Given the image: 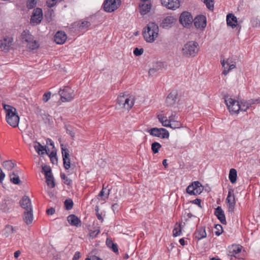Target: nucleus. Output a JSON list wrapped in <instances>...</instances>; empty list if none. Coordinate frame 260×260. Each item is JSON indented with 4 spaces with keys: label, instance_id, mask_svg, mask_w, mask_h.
Listing matches in <instances>:
<instances>
[{
    "label": "nucleus",
    "instance_id": "nucleus-55",
    "mask_svg": "<svg viewBox=\"0 0 260 260\" xmlns=\"http://www.w3.org/2000/svg\"><path fill=\"white\" fill-rule=\"evenodd\" d=\"M67 133L70 135L72 138L75 136V133L73 132V129L70 126H66Z\"/></svg>",
    "mask_w": 260,
    "mask_h": 260
},
{
    "label": "nucleus",
    "instance_id": "nucleus-57",
    "mask_svg": "<svg viewBox=\"0 0 260 260\" xmlns=\"http://www.w3.org/2000/svg\"><path fill=\"white\" fill-rule=\"evenodd\" d=\"M169 119L171 122H176L177 119V116L175 112L172 113V114L169 116Z\"/></svg>",
    "mask_w": 260,
    "mask_h": 260
},
{
    "label": "nucleus",
    "instance_id": "nucleus-62",
    "mask_svg": "<svg viewBox=\"0 0 260 260\" xmlns=\"http://www.w3.org/2000/svg\"><path fill=\"white\" fill-rule=\"evenodd\" d=\"M80 257V253L78 251L75 252L73 257V260H78Z\"/></svg>",
    "mask_w": 260,
    "mask_h": 260
},
{
    "label": "nucleus",
    "instance_id": "nucleus-49",
    "mask_svg": "<svg viewBox=\"0 0 260 260\" xmlns=\"http://www.w3.org/2000/svg\"><path fill=\"white\" fill-rule=\"evenodd\" d=\"M215 229L216 230L215 232V234L216 236H219V235H220L222 234V233L223 232V230H222V227L221 225H220V224L215 225Z\"/></svg>",
    "mask_w": 260,
    "mask_h": 260
},
{
    "label": "nucleus",
    "instance_id": "nucleus-19",
    "mask_svg": "<svg viewBox=\"0 0 260 260\" xmlns=\"http://www.w3.org/2000/svg\"><path fill=\"white\" fill-rule=\"evenodd\" d=\"M258 100H250L248 101H241L239 102L240 111H246L252 105L258 102Z\"/></svg>",
    "mask_w": 260,
    "mask_h": 260
},
{
    "label": "nucleus",
    "instance_id": "nucleus-1",
    "mask_svg": "<svg viewBox=\"0 0 260 260\" xmlns=\"http://www.w3.org/2000/svg\"><path fill=\"white\" fill-rule=\"evenodd\" d=\"M4 109L6 112V119L8 123L13 127L18 126L19 117L16 110L13 107L5 104H3Z\"/></svg>",
    "mask_w": 260,
    "mask_h": 260
},
{
    "label": "nucleus",
    "instance_id": "nucleus-44",
    "mask_svg": "<svg viewBox=\"0 0 260 260\" xmlns=\"http://www.w3.org/2000/svg\"><path fill=\"white\" fill-rule=\"evenodd\" d=\"M37 2V0H28L26 2L27 8L29 9H32L36 6Z\"/></svg>",
    "mask_w": 260,
    "mask_h": 260
},
{
    "label": "nucleus",
    "instance_id": "nucleus-48",
    "mask_svg": "<svg viewBox=\"0 0 260 260\" xmlns=\"http://www.w3.org/2000/svg\"><path fill=\"white\" fill-rule=\"evenodd\" d=\"M49 157L50 160L53 164H55L57 162V158L55 152H54L53 151L51 152L49 155Z\"/></svg>",
    "mask_w": 260,
    "mask_h": 260
},
{
    "label": "nucleus",
    "instance_id": "nucleus-10",
    "mask_svg": "<svg viewBox=\"0 0 260 260\" xmlns=\"http://www.w3.org/2000/svg\"><path fill=\"white\" fill-rule=\"evenodd\" d=\"M119 0H106L104 3V9L107 12H112L116 10L120 5Z\"/></svg>",
    "mask_w": 260,
    "mask_h": 260
},
{
    "label": "nucleus",
    "instance_id": "nucleus-42",
    "mask_svg": "<svg viewBox=\"0 0 260 260\" xmlns=\"http://www.w3.org/2000/svg\"><path fill=\"white\" fill-rule=\"evenodd\" d=\"M60 177L61 179L63 181V182L64 184L70 185L72 183V180L70 179V178H68L65 174L64 173H61L60 174Z\"/></svg>",
    "mask_w": 260,
    "mask_h": 260
},
{
    "label": "nucleus",
    "instance_id": "nucleus-52",
    "mask_svg": "<svg viewBox=\"0 0 260 260\" xmlns=\"http://www.w3.org/2000/svg\"><path fill=\"white\" fill-rule=\"evenodd\" d=\"M91 25L90 22L88 21H84L81 22V23L80 25V28L81 29H84L86 28L87 27H88Z\"/></svg>",
    "mask_w": 260,
    "mask_h": 260
},
{
    "label": "nucleus",
    "instance_id": "nucleus-61",
    "mask_svg": "<svg viewBox=\"0 0 260 260\" xmlns=\"http://www.w3.org/2000/svg\"><path fill=\"white\" fill-rule=\"evenodd\" d=\"M46 212L48 215H53L55 213V209L53 208H50L47 210Z\"/></svg>",
    "mask_w": 260,
    "mask_h": 260
},
{
    "label": "nucleus",
    "instance_id": "nucleus-25",
    "mask_svg": "<svg viewBox=\"0 0 260 260\" xmlns=\"http://www.w3.org/2000/svg\"><path fill=\"white\" fill-rule=\"evenodd\" d=\"M67 219L69 223L72 225L77 227L81 225V220L74 214H71L68 216Z\"/></svg>",
    "mask_w": 260,
    "mask_h": 260
},
{
    "label": "nucleus",
    "instance_id": "nucleus-11",
    "mask_svg": "<svg viewBox=\"0 0 260 260\" xmlns=\"http://www.w3.org/2000/svg\"><path fill=\"white\" fill-rule=\"evenodd\" d=\"M43 18V12L41 9L37 8L33 11L30 18V23L32 25L39 24Z\"/></svg>",
    "mask_w": 260,
    "mask_h": 260
},
{
    "label": "nucleus",
    "instance_id": "nucleus-17",
    "mask_svg": "<svg viewBox=\"0 0 260 260\" xmlns=\"http://www.w3.org/2000/svg\"><path fill=\"white\" fill-rule=\"evenodd\" d=\"M178 99V94L176 91L171 92L167 96L166 104L168 107H172L175 105Z\"/></svg>",
    "mask_w": 260,
    "mask_h": 260
},
{
    "label": "nucleus",
    "instance_id": "nucleus-46",
    "mask_svg": "<svg viewBox=\"0 0 260 260\" xmlns=\"http://www.w3.org/2000/svg\"><path fill=\"white\" fill-rule=\"evenodd\" d=\"M42 172L44 173L45 176L52 174L51 169L49 166H44L42 167Z\"/></svg>",
    "mask_w": 260,
    "mask_h": 260
},
{
    "label": "nucleus",
    "instance_id": "nucleus-3",
    "mask_svg": "<svg viewBox=\"0 0 260 260\" xmlns=\"http://www.w3.org/2000/svg\"><path fill=\"white\" fill-rule=\"evenodd\" d=\"M199 49V44L197 42L189 41L183 46L182 53L186 57H193L198 54Z\"/></svg>",
    "mask_w": 260,
    "mask_h": 260
},
{
    "label": "nucleus",
    "instance_id": "nucleus-41",
    "mask_svg": "<svg viewBox=\"0 0 260 260\" xmlns=\"http://www.w3.org/2000/svg\"><path fill=\"white\" fill-rule=\"evenodd\" d=\"M64 204L66 207V209L68 210H71L72 209L74 203L73 201L71 199H68L65 200L64 202Z\"/></svg>",
    "mask_w": 260,
    "mask_h": 260
},
{
    "label": "nucleus",
    "instance_id": "nucleus-34",
    "mask_svg": "<svg viewBox=\"0 0 260 260\" xmlns=\"http://www.w3.org/2000/svg\"><path fill=\"white\" fill-rule=\"evenodd\" d=\"M34 148L39 155L44 154V151H46V148L38 142L35 145Z\"/></svg>",
    "mask_w": 260,
    "mask_h": 260
},
{
    "label": "nucleus",
    "instance_id": "nucleus-30",
    "mask_svg": "<svg viewBox=\"0 0 260 260\" xmlns=\"http://www.w3.org/2000/svg\"><path fill=\"white\" fill-rule=\"evenodd\" d=\"M151 9V6L149 4H142L139 5L140 13L142 15H144L148 13Z\"/></svg>",
    "mask_w": 260,
    "mask_h": 260
},
{
    "label": "nucleus",
    "instance_id": "nucleus-60",
    "mask_svg": "<svg viewBox=\"0 0 260 260\" xmlns=\"http://www.w3.org/2000/svg\"><path fill=\"white\" fill-rule=\"evenodd\" d=\"M191 202L194 204L198 205L200 207H202L201 206V200L199 199H196L192 201Z\"/></svg>",
    "mask_w": 260,
    "mask_h": 260
},
{
    "label": "nucleus",
    "instance_id": "nucleus-18",
    "mask_svg": "<svg viewBox=\"0 0 260 260\" xmlns=\"http://www.w3.org/2000/svg\"><path fill=\"white\" fill-rule=\"evenodd\" d=\"M19 204L25 211L32 209L30 199L28 196H23L20 200Z\"/></svg>",
    "mask_w": 260,
    "mask_h": 260
},
{
    "label": "nucleus",
    "instance_id": "nucleus-39",
    "mask_svg": "<svg viewBox=\"0 0 260 260\" xmlns=\"http://www.w3.org/2000/svg\"><path fill=\"white\" fill-rule=\"evenodd\" d=\"M62 158H70L69 151L68 148H64L63 144L60 145Z\"/></svg>",
    "mask_w": 260,
    "mask_h": 260
},
{
    "label": "nucleus",
    "instance_id": "nucleus-9",
    "mask_svg": "<svg viewBox=\"0 0 260 260\" xmlns=\"http://www.w3.org/2000/svg\"><path fill=\"white\" fill-rule=\"evenodd\" d=\"M148 133L150 135L160 138L161 139L168 138L169 137V132L164 128L154 127L149 129Z\"/></svg>",
    "mask_w": 260,
    "mask_h": 260
},
{
    "label": "nucleus",
    "instance_id": "nucleus-37",
    "mask_svg": "<svg viewBox=\"0 0 260 260\" xmlns=\"http://www.w3.org/2000/svg\"><path fill=\"white\" fill-rule=\"evenodd\" d=\"M13 232H14L13 227L10 225H6L3 230V234L6 237H8L10 235L13 233Z\"/></svg>",
    "mask_w": 260,
    "mask_h": 260
},
{
    "label": "nucleus",
    "instance_id": "nucleus-15",
    "mask_svg": "<svg viewBox=\"0 0 260 260\" xmlns=\"http://www.w3.org/2000/svg\"><path fill=\"white\" fill-rule=\"evenodd\" d=\"M14 206V201L12 199L7 198L4 199L0 205L1 210L5 212H8Z\"/></svg>",
    "mask_w": 260,
    "mask_h": 260
},
{
    "label": "nucleus",
    "instance_id": "nucleus-56",
    "mask_svg": "<svg viewBox=\"0 0 260 260\" xmlns=\"http://www.w3.org/2000/svg\"><path fill=\"white\" fill-rule=\"evenodd\" d=\"M100 230L96 229L93 231L90 232L89 233V236L92 238H94L98 236V235L100 233Z\"/></svg>",
    "mask_w": 260,
    "mask_h": 260
},
{
    "label": "nucleus",
    "instance_id": "nucleus-29",
    "mask_svg": "<svg viewBox=\"0 0 260 260\" xmlns=\"http://www.w3.org/2000/svg\"><path fill=\"white\" fill-rule=\"evenodd\" d=\"M134 104V101L133 98L131 96H128L127 95H126L122 108L129 110L132 108Z\"/></svg>",
    "mask_w": 260,
    "mask_h": 260
},
{
    "label": "nucleus",
    "instance_id": "nucleus-38",
    "mask_svg": "<svg viewBox=\"0 0 260 260\" xmlns=\"http://www.w3.org/2000/svg\"><path fill=\"white\" fill-rule=\"evenodd\" d=\"M161 147V145L159 143L156 142H155L151 144V149L154 154L158 153L159 149Z\"/></svg>",
    "mask_w": 260,
    "mask_h": 260
},
{
    "label": "nucleus",
    "instance_id": "nucleus-50",
    "mask_svg": "<svg viewBox=\"0 0 260 260\" xmlns=\"http://www.w3.org/2000/svg\"><path fill=\"white\" fill-rule=\"evenodd\" d=\"M181 234V228L179 224L178 228H175L173 231V235L174 237L180 236Z\"/></svg>",
    "mask_w": 260,
    "mask_h": 260
},
{
    "label": "nucleus",
    "instance_id": "nucleus-54",
    "mask_svg": "<svg viewBox=\"0 0 260 260\" xmlns=\"http://www.w3.org/2000/svg\"><path fill=\"white\" fill-rule=\"evenodd\" d=\"M51 97V92H47L44 94L43 96V101L44 102L46 103L47 102Z\"/></svg>",
    "mask_w": 260,
    "mask_h": 260
},
{
    "label": "nucleus",
    "instance_id": "nucleus-53",
    "mask_svg": "<svg viewBox=\"0 0 260 260\" xmlns=\"http://www.w3.org/2000/svg\"><path fill=\"white\" fill-rule=\"evenodd\" d=\"M143 52L144 50L143 48L139 49L138 48H136L134 50V54L137 56L142 55Z\"/></svg>",
    "mask_w": 260,
    "mask_h": 260
},
{
    "label": "nucleus",
    "instance_id": "nucleus-12",
    "mask_svg": "<svg viewBox=\"0 0 260 260\" xmlns=\"http://www.w3.org/2000/svg\"><path fill=\"white\" fill-rule=\"evenodd\" d=\"M193 21V18L190 13L186 11L182 12L179 18L180 23L185 27L191 24Z\"/></svg>",
    "mask_w": 260,
    "mask_h": 260
},
{
    "label": "nucleus",
    "instance_id": "nucleus-5",
    "mask_svg": "<svg viewBox=\"0 0 260 260\" xmlns=\"http://www.w3.org/2000/svg\"><path fill=\"white\" fill-rule=\"evenodd\" d=\"M224 102L230 112L232 114H238L240 111L239 102L229 95L224 96Z\"/></svg>",
    "mask_w": 260,
    "mask_h": 260
},
{
    "label": "nucleus",
    "instance_id": "nucleus-40",
    "mask_svg": "<svg viewBox=\"0 0 260 260\" xmlns=\"http://www.w3.org/2000/svg\"><path fill=\"white\" fill-rule=\"evenodd\" d=\"M107 244L109 247L113 252L116 253L118 251V249L117 247V245L116 244L114 243L112 241L108 242V240H107Z\"/></svg>",
    "mask_w": 260,
    "mask_h": 260
},
{
    "label": "nucleus",
    "instance_id": "nucleus-4",
    "mask_svg": "<svg viewBox=\"0 0 260 260\" xmlns=\"http://www.w3.org/2000/svg\"><path fill=\"white\" fill-rule=\"evenodd\" d=\"M21 39L23 43H26L27 47L31 50L36 49L39 46L38 42L34 40V36L27 30L22 32Z\"/></svg>",
    "mask_w": 260,
    "mask_h": 260
},
{
    "label": "nucleus",
    "instance_id": "nucleus-2",
    "mask_svg": "<svg viewBox=\"0 0 260 260\" xmlns=\"http://www.w3.org/2000/svg\"><path fill=\"white\" fill-rule=\"evenodd\" d=\"M159 28L154 22L149 23L144 28L143 35L145 40L148 43H152L157 38Z\"/></svg>",
    "mask_w": 260,
    "mask_h": 260
},
{
    "label": "nucleus",
    "instance_id": "nucleus-23",
    "mask_svg": "<svg viewBox=\"0 0 260 260\" xmlns=\"http://www.w3.org/2000/svg\"><path fill=\"white\" fill-rule=\"evenodd\" d=\"M227 24L232 28H234L238 25L237 17L232 14H229L226 16Z\"/></svg>",
    "mask_w": 260,
    "mask_h": 260
},
{
    "label": "nucleus",
    "instance_id": "nucleus-14",
    "mask_svg": "<svg viewBox=\"0 0 260 260\" xmlns=\"http://www.w3.org/2000/svg\"><path fill=\"white\" fill-rule=\"evenodd\" d=\"M162 5L168 9L175 10L180 7L179 0H160Z\"/></svg>",
    "mask_w": 260,
    "mask_h": 260
},
{
    "label": "nucleus",
    "instance_id": "nucleus-58",
    "mask_svg": "<svg viewBox=\"0 0 260 260\" xmlns=\"http://www.w3.org/2000/svg\"><path fill=\"white\" fill-rule=\"evenodd\" d=\"M173 123L171 124V126H170L173 128H179L181 126V123L178 121L176 120V122H172Z\"/></svg>",
    "mask_w": 260,
    "mask_h": 260
},
{
    "label": "nucleus",
    "instance_id": "nucleus-6",
    "mask_svg": "<svg viewBox=\"0 0 260 260\" xmlns=\"http://www.w3.org/2000/svg\"><path fill=\"white\" fill-rule=\"evenodd\" d=\"M220 62L223 68L222 74L224 76L227 75L232 70L236 68L235 62L232 58H228L226 60L221 58Z\"/></svg>",
    "mask_w": 260,
    "mask_h": 260
},
{
    "label": "nucleus",
    "instance_id": "nucleus-24",
    "mask_svg": "<svg viewBox=\"0 0 260 260\" xmlns=\"http://www.w3.org/2000/svg\"><path fill=\"white\" fill-rule=\"evenodd\" d=\"M12 45L11 39H5L1 41L0 44V49L2 51H7L9 50Z\"/></svg>",
    "mask_w": 260,
    "mask_h": 260
},
{
    "label": "nucleus",
    "instance_id": "nucleus-64",
    "mask_svg": "<svg viewBox=\"0 0 260 260\" xmlns=\"http://www.w3.org/2000/svg\"><path fill=\"white\" fill-rule=\"evenodd\" d=\"M167 118V117H165L162 115H158V119L159 121L162 123L164 120H165V119Z\"/></svg>",
    "mask_w": 260,
    "mask_h": 260
},
{
    "label": "nucleus",
    "instance_id": "nucleus-16",
    "mask_svg": "<svg viewBox=\"0 0 260 260\" xmlns=\"http://www.w3.org/2000/svg\"><path fill=\"white\" fill-rule=\"evenodd\" d=\"M194 25L197 28H204L206 26V17L204 15L197 16L194 20Z\"/></svg>",
    "mask_w": 260,
    "mask_h": 260
},
{
    "label": "nucleus",
    "instance_id": "nucleus-28",
    "mask_svg": "<svg viewBox=\"0 0 260 260\" xmlns=\"http://www.w3.org/2000/svg\"><path fill=\"white\" fill-rule=\"evenodd\" d=\"M32 209L25 211L23 215V220L27 224H30L33 220Z\"/></svg>",
    "mask_w": 260,
    "mask_h": 260
},
{
    "label": "nucleus",
    "instance_id": "nucleus-7",
    "mask_svg": "<svg viewBox=\"0 0 260 260\" xmlns=\"http://www.w3.org/2000/svg\"><path fill=\"white\" fill-rule=\"evenodd\" d=\"M60 98L63 102H70L74 98V91L69 86L64 87L59 91Z\"/></svg>",
    "mask_w": 260,
    "mask_h": 260
},
{
    "label": "nucleus",
    "instance_id": "nucleus-51",
    "mask_svg": "<svg viewBox=\"0 0 260 260\" xmlns=\"http://www.w3.org/2000/svg\"><path fill=\"white\" fill-rule=\"evenodd\" d=\"M58 0H47L46 5L49 8H52L56 5Z\"/></svg>",
    "mask_w": 260,
    "mask_h": 260
},
{
    "label": "nucleus",
    "instance_id": "nucleus-47",
    "mask_svg": "<svg viewBox=\"0 0 260 260\" xmlns=\"http://www.w3.org/2000/svg\"><path fill=\"white\" fill-rule=\"evenodd\" d=\"M63 167L66 170H69L71 167L70 158L63 159Z\"/></svg>",
    "mask_w": 260,
    "mask_h": 260
},
{
    "label": "nucleus",
    "instance_id": "nucleus-35",
    "mask_svg": "<svg viewBox=\"0 0 260 260\" xmlns=\"http://www.w3.org/2000/svg\"><path fill=\"white\" fill-rule=\"evenodd\" d=\"M15 166V164L11 160L5 161L3 163V167L8 171L12 170Z\"/></svg>",
    "mask_w": 260,
    "mask_h": 260
},
{
    "label": "nucleus",
    "instance_id": "nucleus-8",
    "mask_svg": "<svg viewBox=\"0 0 260 260\" xmlns=\"http://www.w3.org/2000/svg\"><path fill=\"white\" fill-rule=\"evenodd\" d=\"M203 187L199 181H194L186 188V192L190 195L200 194L203 191Z\"/></svg>",
    "mask_w": 260,
    "mask_h": 260
},
{
    "label": "nucleus",
    "instance_id": "nucleus-63",
    "mask_svg": "<svg viewBox=\"0 0 260 260\" xmlns=\"http://www.w3.org/2000/svg\"><path fill=\"white\" fill-rule=\"evenodd\" d=\"M5 177V174L3 172L2 170L0 168V182H2Z\"/></svg>",
    "mask_w": 260,
    "mask_h": 260
},
{
    "label": "nucleus",
    "instance_id": "nucleus-33",
    "mask_svg": "<svg viewBox=\"0 0 260 260\" xmlns=\"http://www.w3.org/2000/svg\"><path fill=\"white\" fill-rule=\"evenodd\" d=\"M237 177V172L236 169H231L229 173V180L232 183H234L236 182Z\"/></svg>",
    "mask_w": 260,
    "mask_h": 260
},
{
    "label": "nucleus",
    "instance_id": "nucleus-21",
    "mask_svg": "<svg viewBox=\"0 0 260 260\" xmlns=\"http://www.w3.org/2000/svg\"><path fill=\"white\" fill-rule=\"evenodd\" d=\"M214 214L216 215V216L219 220L221 223L224 224L226 223L225 215L221 207L218 206L217 208L215 209Z\"/></svg>",
    "mask_w": 260,
    "mask_h": 260
},
{
    "label": "nucleus",
    "instance_id": "nucleus-43",
    "mask_svg": "<svg viewBox=\"0 0 260 260\" xmlns=\"http://www.w3.org/2000/svg\"><path fill=\"white\" fill-rule=\"evenodd\" d=\"M126 95H119L117 99V103L120 108H122Z\"/></svg>",
    "mask_w": 260,
    "mask_h": 260
},
{
    "label": "nucleus",
    "instance_id": "nucleus-22",
    "mask_svg": "<svg viewBox=\"0 0 260 260\" xmlns=\"http://www.w3.org/2000/svg\"><path fill=\"white\" fill-rule=\"evenodd\" d=\"M163 68V64L162 62H157L153 68L150 69L148 74L149 76H153L158 72L161 71Z\"/></svg>",
    "mask_w": 260,
    "mask_h": 260
},
{
    "label": "nucleus",
    "instance_id": "nucleus-27",
    "mask_svg": "<svg viewBox=\"0 0 260 260\" xmlns=\"http://www.w3.org/2000/svg\"><path fill=\"white\" fill-rule=\"evenodd\" d=\"M207 236V234L205 227H200L198 228L194 233V237L198 240L205 238Z\"/></svg>",
    "mask_w": 260,
    "mask_h": 260
},
{
    "label": "nucleus",
    "instance_id": "nucleus-20",
    "mask_svg": "<svg viewBox=\"0 0 260 260\" xmlns=\"http://www.w3.org/2000/svg\"><path fill=\"white\" fill-rule=\"evenodd\" d=\"M67 35L63 31H58L54 36V41L58 44H63L67 40Z\"/></svg>",
    "mask_w": 260,
    "mask_h": 260
},
{
    "label": "nucleus",
    "instance_id": "nucleus-45",
    "mask_svg": "<svg viewBox=\"0 0 260 260\" xmlns=\"http://www.w3.org/2000/svg\"><path fill=\"white\" fill-rule=\"evenodd\" d=\"M214 0H204V3L206 4L207 7L210 10H213Z\"/></svg>",
    "mask_w": 260,
    "mask_h": 260
},
{
    "label": "nucleus",
    "instance_id": "nucleus-59",
    "mask_svg": "<svg viewBox=\"0 0 260 260\" xmlns=\"http://www.w3.org/2000/svg\"><path fill=\"white\" fill-rule=\"evenodd\" d=\"M171 122L170 121V120L168 119L167 118L165 119V120H164V121H163L161 124L164 126L170 127L171 124Z\"/></svg>",
    "mask_w": 260,
    "mask_h": 260
},
{
    "label": "nucleus",
    "instance_id": "nucleus-31",
    "mask_svg": "<svg viewBox=\"0 0 260 260\" xmlns=\"http://www.w3.org/2000/svg\"><path fill=\"white\" fill-rule=\"evenodd\" d=\"M173 23V19L171 17L165 18L161 23V26L163 28H168L171 27Z\"/></svg>",
    "mask_w": 260,
    "mask_h": 260
},
{
    "label": "nucleus",
    "instance_id": "nucleus-13",
    "mask_svg": "<svg viewBox=\"0 0 260 260\" xmlns=\"http://www.w3.org/2000/svg\"><path fill=\"white\" fill-rule=\"evenodd\" d=\"M226 202L228 204L229 211L233 212L234 210L236 202L234 190L232 189H230L229 190L228 195L226 199Z\"/></svg>",
    "mask_w": 260,
    "mask_h": 260
},
{
    "label": "nucleus",
    "instance_id": "nucleus-26",
    "mask_svg": "<svg viewBox=\"0 0 260 260\" xmlns=\"http://www.w3.org/2000/svg\"><path fill=\"white\" fill-rule=\"evenodd\" d=\"M241 251V246L239 245H232L229 247V255L236 256Z\"/></svg>",
    "mask_w": 260,
    "mask_h": 260
},
{
    "label": "nucleus",
    "instance_id": "nucleus-36",
    "mask_svg": "<svg viewBox=\"0 0 260 260\" xmlns=\"http://www.w3.org/2000/svg\"><path fill=\"white\" fill-rule=\"evenodd\" d=\"M45 178L46 179V182L47 183V185L49 186H50L51 188L54 187L55 184L53 175L52 174L48 175V176H45Z\"/></svg>",
    "mask_w": 260,
    "mask_h": 260
},
{
    "label": "nucleus",
    "instance_id": "nucleus-32",
    "mask_svg": "<svg viewBox=\"0 0 260 260\" xmlns=\"http://www.w3.org/2000/svg\"><path fill=\"white\" fill-rule=\"evenodd\" d=\"M18 172H13L9 175L11 181L15 184H18L20 182Z\"/></svg>",
    "mask_w": 260,
    "mask_h": 260
}]
</instances>
